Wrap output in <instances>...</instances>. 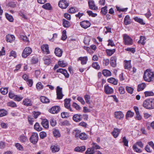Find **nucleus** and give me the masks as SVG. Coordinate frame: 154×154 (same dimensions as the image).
I'll use <instances>...</instances> for the list:
<instances>
[{
	"label": "nucleus",
	"instance_id": "nucleus-1",
	"mask_svg": "<svg viewBox=\"0 0 154 154\" xmlns=\"http://www.w3.org/2000/svg\"><path fill=\"white\" fill-rule=\"evenodd\" d=\"M143 78L146 82L152 81L154 78V73L150 69H147L144 72Z\"/></svg>",
	"mask_w": 154,
	"mask_h": 154
},
{
	"label": "nucleus",
	"instance_id": "nucleus-2",
	"mask_svg": "<svg viewBox=\"0 0 154 154\" xmlns=\"http://www.w3.org/2000/svg\"><path fill=\"white\" fill-rule=\"evenodd\" d=\"M143 106L148 109H154V98H149L144 100L143 104Z\"/></svg>",
	"mask_w": 154,
	"mask_h": 154
},
{
	"label": "nucleus",
	"instance_id": "nucleus-3",
	"mask_svg": "<svg viewBox=\"0 0 154 154\" xmlns=\"http://www.w3.org/2000/svg\"><path fill=\"white\" fill-rule=\"evenodd\" d=\"M123 40L125 45H130L133 44L132 39L126 34L123 35Z\"/></svg>",
	"mask_w": 154,
	"mask_h": 154
},
{
	"label": "nucleus",
	"instance_id": "nucleus-4",
	"mask_svg": "<svg viewBox=\"0 0 154 154\" xmlns=\"http://www.w3.org/2000/svg\"><path fill=\"white\" fill-rule=\"evenodd\" d=\"M38 139L37 133L36 132H33L32 135L29 138L30 142L33 144H35L37 143Z\"/></svg>",
	"mask_w": 154,
	"mask_h": 154
},
{
	"label": "nucleus",
	"instance_id": "nucleus-5",
	"mask_svg": "<svg viewBox=\"0 0 154 154\" xmlns=\"http://www.w3.org/2000/svg\"><path fill=\"white\" fill-rule=\"evenodd\" d=\"M69 1L66 0H60L58 4L59 6L62 9H66L69 5Z\"/></svg>",
	"mask_w": 154,
	"mask_h": 154
},
{
	"label": "nucleus",
	"instance_id": "nucleus-6",
	"mask_svg": "<svg viewBox=\"0 0 154 154\" xmlns=\"http://www.w3.org/2000/svg\"><path fill=\"white\" fill-rule=\"evenodd\" d=\"M32 52V49L29 47H26L23 50L22 54V57L23 58H26Z\"/></svg>",
	"mask_w": 154,
	"mask_h": 154
},
{
	"label": "nucleus",
	"instance_id": "nucleus-7",
	"mask_svg": "<svg viewBox=\"0 0 154 154\" xmlns=\"http://www.w3.org/2000/svg\"><path fill=\"white\" fill-rule=\"evenodd\" d=\"M62 88L60 86H58L57 87L56 93L57 97V98L59 100L61 99L63 96V94L62 93Z\"/></svg>",
	"mask_w": 154,
	"mask_h": 154
},
{
	"label": "nucleus",
	"instance_id": "nucleus-8",
	"mask_svg": "<svg viewBox=\"0 0 154 154\" xmlns=\"http://www.w3.org/2000/svg\"><path fill=\"white\" fill-rule=\"evenodd\" d=\"M60 108L59 106H55L50 109L49 110V112L53 114H57L60 111Z\"/></svg>",
	"mask_w": 154,
	"mask_h": 154
},
{
	"label": "nucleus",
	"instance_id": "nucleus-9",
	"mask_svg": "<svg viewBox=\"0 0 154 154\" xmlns=\"http://www.w3.org/2000/svg\"><path fill=\"white\" fill-rule=\"evenodd\" d=\"M81 26L84 29H86L90 26L91 24L88 20H84L80 22Z\"/></svg>",
	"mask_w": 154,
	"mask_h": 154
},
{
	"label": "nucleus",
	"instance_id": "nucleus-10",
	"mask_svg": "<svg viewBox=\"0 0 154 154\" xmlns=\"http://www.w3.org/2000/svg\"><path fill=\"white\" fill-rule=\"evenodd\" d=\"M104 91L107 94H111L113 93V89L109 87L108 85H105L104 87Z\"/></svg>",
	"mask_w": 154,
	"mask_h": 154
},
{
	"label": "nucleus",
	"instance_id": "nucleus-11",
	"mask_svg": "<svg viewBox=\"0 0 154 154\" xmlns=\"http://www.w3.org/2000/svg\"><path fill=\"white\" fill-rule=\"evenodd\" d=\"M56 71L57 72H60L63 74L66 78H68L69 77V74L67 70L65 69L60 68L57 69Z\"/></svg>",
	"mask_w": 154,
	"mask_h": 154
},
{
	"label": "nucleus",
	"instance_id": "nucleus-12",
	"mask_svg": "<svg viewBox=\"0 0 154 154\" xmlns=\"http://www.w3.org/2000/svg\"><path fill=\"white\" fill-rule=\"evenodd\" d=\"M88 4L90 9L91 10H97L98 9V8L94 4V2L93 0H89L88 1Z\"/></svg>",
	"mask_w": 154,
	"mask_h": 154
},
{
	"label": "nucleus",
	"instance_id": "nucleus-13",
	"mask_svg": "<svg viewBox=\"0 0 154 154\" xmlns=\"http://www.w3.org/2000/svg\"><path fill=\"white\" fill-rule=\"evenodd\" d=\"M115 117L118 119L120 120L123 118L124 115L122 112L120 111H116L114 113Z\"/></svg>",
	"mask_w": 154,
	"mask_h": 154
},
{
	"label": "nucleus",
	"instance_id": "nucleus-14",
	"mask_svg": "<svg viewBox=\"0 0 154 154\" xmlns=\"http://www.w3.org/2000/svg\"><path fill=\"white\" fill-rule=\"evenodd\" d=\"M82 115L79 114H75L72 117L73 120L76 122H78L82 120Z\"/></svg>",
	"mask_w": 154,
	"mask_h": 154
},
{
	"label": "nucleus",
	"instance_id": "nucleus-15",
	"mask_svg": "<svg viewBox=\"0 0 154 154\" xmlns=\"http://www.w3.org/2000/svg\"><path fill=\"white\" fill-rule=\"evenodd\" d=\"M63 53L62 50L58 47L55 48L54 53L56 55L59 57H61Z\"/></svg>",
	"mask_w": 154,
	"mask_h": 154
},
{
	"label": "nucleus",
	"instance_id": "nucleus-16",
	"mask_svg": "<svg viewBox=\"0 0 154 154\" xmlns=\"http://www.w3.org/2000/svg\"><path fill=\"white\" fill-rule=\"evenodd\" d=\"M132 21L130 19V17L129 15H126L124 18V23L125 25H127L131 24Z\"/></svg>",
	"mask_w": 154,
	"mask_h": 154
},
{
	"label": "nucleus",
	"instance_id": "nucleus-17",
	"mask_svg": "<svg viewBox=\"0 0 154 154\" xmlns=\"http://www.w3.org/2000/svg\"><path fill=\"white\" fill-rule=\"evenodd\" d=\"M15 37L13 35L8 34L6 36V40L7 42L11 43L15 39Z\"/></svg>",
	"mask_w": 154,
	"mask_h": 154
},
{
	"label": "nucleus",
	"instance_id": "nucleus-18",
	"mask_svg": "<svg viewBox=\"0 0 154 154\" xmlns=\"http://www.w3.org/2000/svg\"><path fill=\"white\" fill-rule=\"evenodd\" d=\"M88 60V57L87 56L82 57H79L77 60L78 61L80 60L81 61V64L82 65L85 64L87 62Z\"/></svg>",
	"mask_w": 154,
	"mask_h": 154
},
{
	"label": "nucleus",
	"instance_id": "nucleus-19",
	"mask_svg": "<svg viewBox=\"0 0 154 154\" xmlns=\"http://www.w3.org/2000/svg\"><path fill=\"white\" fill-rule=\"evenodd\" d=\"M41 124L43 127L45 128H49L48 121L47 119H44L42 121Z\"/></svg>",
	"mask_w": 154,
	"mask_h": 154
},
{
	"label": "nucleus",
	"instance_id": "nucleus-20",
	"mask_svg": "<svg viewBox=\"0 0 154 154\" xmlns=\"http://www.w3.org/2000/svg\"><path fill=\"white\" fill-rule=\"evenodd\" d=\"M41 48L42 51H44V50H45V51L46 52V54H50V52L49 50V47L48 45H43L42 46H41Z\"/></svg>",
	"mask_w": 154,
	"mask_h": 154
},
{
	"label": "nucleus",
	"instance_id": "nucleus-21",
	"mask_svg": "<svg viewBox=\"0 0 154 154\" xmlns=\"http://www.w3.org/2000/svg\"><path fill=\"white\" fill-rule=\"evenodd\" d=\"M62 25L65 28H69L71 26L70 22L64 19H62Z\"/></svg>",
	"mask_w": 154,
	"mask_h": 154
},
{
	"label": "nucleus",
	"instance_id": "nucleus-22",
	"mask_svg": "<svg viewBox=\"0 0 154 154\" xmlns=\"http://www.w3.org/2000/svg\"><path fill=\"white\" fill-rule=\"evenodd\" d=\"M107 81L109 83H112L114 85H116L118 84V80L113 77H111L108 79Z\"/></svg>",
	"mask_w": 154,
	"mask_h": 154
},
{
	"label": "nucleus",
	"instance_id": "nucleus-23",
	"mask_svg": "<svg viewBox=\"0 0 154 154\" xmlns=\"http://www.w3.org/2000/svg\"><path fill=\"white\" fill-rule=\"evenodd\" d=\"M85 146H83L80 147L77 146L75 147L74 149V151L76 152H82L85 151Z\"/></svg>",
	"mask_w": 154,
	"mask_h": 154
},
{
	"label": "nucleus",
	"instance_id": "nucleus-24",
	"mask_svg": "<svg viewBox=\"0 0 154 154\" xmlns=\"http://www.w3.org/2000/svg\"><path fill=\"white\" fill-rule=\"evenodd\" d=\"M124 62L125 63V65L124 66V68L125 69H129L131 67V60H125Z\"/></svg>",
	"mask_w": 154,
	"mask_h": 154
},
{
	"label": "nucleus",
	"instance_id": "nucleus-25",
	"mask_svg": "<svg viewBox=\"0 0 154 154\" xmlns=\"http://www.w3.org/2000/svg\"><path fill=\"white\" fill-rule=\"evenodd\" d=\"M71 101V99L70 98H66L64 100V105L66 108L70 107V102Z\"/></svg>",
	"mask_w": 154,
	"mask_h": 154
},
{
	"label": "nucleus",
	"instance_id": "nucleus-26",
	"mask_svg": "<svg viewBox=\"0 0 154 154\" xmlns=\"http://www.w3.org/2000/svg\"><path fill=\"white\" fill-rule=\"evenodd\" d=\"M116 49H106V55L108 56H110L112 55L116 51Z\"/></svg>",
	"mask_w": 154,
	"mask_h": 154
},
{
	"label": "nucleus",
	"instance_id": "nucleus-27",
	"mask_svg": "<svg viewBox=\"0 0 154 154\" xmlns=\"http://www.w3.org/2000/svg\"><path fill=\"white\" fill-rule=\"evenodd\" d=\"M42 7L44 9L48 10H51L53 9L51 4L49 3L44 5L42 6Z\"/></svg>",
	"mask_w": 154,
	"mask_h": 154
},
{
	"label": "nucleus",
	"instance_id": "nucleus-28",
	"mask_svg": "<svg viewBox=\"0 0 154 154\" xmlns=\"http://www.w3.org/2000/svg\"><path fill=\"white\" fill-rule=\"evenodd\" d=\"M134 20L140 24L142 25L145 24V23L143 21V20L141 18H139L137 17H136L133 18Z\"/></svg>",
	"mask_w": 154,
	"mask_h": 154
},
{
	"label": "nucleus",
	"instance_id": "nucleus-29",
	"mask_svg": "<svg viewBox=\"0 0 154 154\" xmlns=\"http://www.w3.org/2000/svg\"><path fill=\"white\" fill-rule=\"evenodd\" d=\"M23 105L27 106H30L32 105V104L31 103V101L30 99H24L23 100Z\"/></svg>",
	"mask_w": 154,
	"mask_h": 154
},
{
	"label": "nucleus",
	"instance_id": "nucleus-30",
	"mask_svg": "<svg viewBox=\"0 0 154 154\" xmlns=\"http://www.w3.org/2000/svg\"><path fill=\"white\" fill-rule=\"evenodd\" d=\"M120 131V130L118 128H114L113 131L112 132V134L115 138H116L118 136Z\"/></svg>",
	"mask_w": 154,
	"mask_h": 154
},
{
	"label": "nucleus",
	"instance_id": "nucleus-31",
	"mask_svg": "<svg viewBox=\"0 0 154 154\" xmlns=\"http://www.w3.org/2000/svg\"><path fill=\"white\" fill-rule=\"evenodd\" d=\"M53 133L54 137L56 138L60 137L61 134L59 130L56 129H54L53 131Z\"/></svg>",
	"mask_w": 154,
	"mask_h": 154
},
{
	"label": "nucleus",
	"instance_id": "nucleus-32",
	"mask_svg": "<svg viewBox=\"0 0 154 154\" xmlns=\"http://www.w3.org/2000/svg\"><path fill=\"white\" fill-rule=\"evenodd\" d=\"M146 87V84L145 83H143L139 84L137 86V91L138 92L143 90Z\"/></svg>",
	"mask_w": 154,
	"mask_h": 154
},
{
	"label": "nucleus",
	"instance_id": "nucleus-33",
	"mask_svg": "<svg viewBox=\"0 0 154 154\" xmlns=\"http://www.w3.org/2000/svg\"><path fill=\"white\" fill-rule=\"evenodd\" d=\"M102 74L105 77L110 76L111 75V72L110 71L106 69L103 70Z\"/></svg>",
	"mask_w": 154,
	"mask_h": 154
},
{
	"label": "nucleus",
	"instance_id": "nucleus-34",
	"mask_svg": "<svg viewBox=\"0 0 154 154\" xmlns=\"http://www.w3.org/2000/svg\"><path fill=\"white\" fill-rule=\"evenodd\" d=\"M40 101L43 103H48L50 102V100L47 97L42 96L40 97Z\"/></svg>",
	"mask_w": 154,
	"mask_h": 154
},
{
	"label": "nucleus",
	"instance_id": "nucleus-35",
	"mask_svg": "<svg viewBox=\"0 0 154 154\" xmlns=\"http://www.w3.org/2000/svg\"><path fill=\"white\" fill-rule=\"evenodd\" d=\"M88 135L84 132L81 133L79 134V138L83 140H86L88 138Z\"/></svg>",
	"mask_w": 154,
	"mask_h": 154
},
{
	"label": "nucleus",
	"instance_id": "nucleus-36",
	"mask_svg": "<svg viewBox=\"0 0 154 154\" xmlns=\"http://www.w3.org/2000/svg\"><path fill=\"white\" fill-rule=\"evenodd\" d=\"M107 6H105L101 8L100 13L103 15H105L107 13Z\"/></svg>",
	"mask_w": 154,
	"mask_h": 154
},
{
	"label": "nucleus",
	"instance_id": "nucleus-37",
	"mask_svg": "<svg viewBox=\"0 0 154 154\" xmlns=\"http://www.w3.org/2000/svg\"><path fill=\"white\" fill-rule=\"evenodd\" d=\"M95 152L93 149V147L88 148L85 152V154H94Z\"/></svg>",
	"mask_w": 154,
	"mask_h": 154
},
{
	"label": "nucleus",
	"instance_id": "nucleus-38",
	"mask_svg": "<svg viewBox=\"0 0 154 154\" xmlns=\"http://www.w3.org/2000/svg\"><path fill=\"white\" fill-rule=\"evenodd\" d=\"M134 113L131 112L130 110H129L127 111L126 114V118L127 119L128 118H131L133 117L134 115Z\"/></svg>",
	"mask_w": 154,
	"mask_h": 154
},
{
	"label": "nucleus",
	"instance_id": "nucleus-39",
	"mask_svg": "<svg viewBox=\"0 0 154 154\" xmlns=\"http://www.w3.org/2000/svg\"><path fill=\"white\" fill-rule=\"evenodd\" d=\"M43 60L44 61V63L47 65H49L51 63V60L50 58L45 57L43 58Z\"/></svg>",
	"mask_w": 154,
	"mask_h": 154
},
{
	"label": "nucleus",
	"instance_id": "nucleus-40",
	"mask_svg": "<svg viewBox=\"0 0 154 154\" xmlns=\"http://www.w3.org/2000/svg\"><path fill=\"white\" fill-rule=\"evenodd\" d=\"M8 111L4 109H0V117L5 116L7 115Z\"/></svg>",
	"mask_w": 154,
	"mask_h": 154
},
{
	"label": "nucleus",
	"instance_id": "nucleus-41",
	"mask_svg": "<svg viewBox=\"0 0 154 154\" xmlns=\"http://www.w3.org/2000/svg\"><path fill=\"white\" fill-rule=\"evenodd\" d=\"M57 63L59 66L63 68L65 67L68 65L67 63H64L63 60L60 61L59 60L58 61Z\"/></svg>",
	"mask_w": 154,
	"mask_h": 154
},
{
	"label": "nucleus",
	"instance_id": "nucleus-42",
	"mask_svg": "<svg viewBox=\"0 0 154 154\" xmlns=\"http://www.w3.org/2000/svg\"><path fill=\"white\" fill-rule=\"evenodd\" d=\"M34 128L35 129L38 131H42L43 129L42 127H40V125L38 122H36L35 124Z\"/></svg>",
	"mask_w": 154,
	"mask_h": 154
},
{
	"label": "nucleus",
	"instance_id": "nucleus-43",
	"mask_svg": "<svg viewBox=\"0 0 154 154\" xmlns=\"http://www.w3.org/2000/svg\"><path fill=\"white\" fill-rule=\"evenodd\" d=\"M5 16L7 19L10 22H13L14 18L12 16L7 13H5Z\"/></svg>",
	"mask_w": 154,
	"mask_h": 154
},
{
	"label": "nucleus",
	"instance_id": "nucleus-44",
	"mask_svg": "<svg viewBox=\"0 0 154 154\" xmlns=\"http://www.w3.org/2000/svg\"><path fill=\"white\" fill-rule=\"evenodd\" d=\"M52 152H56L59 151L60 150L59 147L55 145L51 146V147Z\"/></svg>",
	"mask_w": 154,
	"mask_h": 154
},
{
	"label": "nucleus",
	"instance_id": "nucleus-45",
	"mask_svg": "<svg viewBox=\"0 0 154 154\" xmlns=\"http://www.w3.org/2000/svg\"><path fill=\"white\" fill-rule=\"evenodd\" d=\"M146 39V38L145 37L141 36L140 37V39L138 41V43H141L143 45H144L145 43L144 41Z\"/></svg>",
	"mask_w": 154,
	"mask_h": 154
},
{
	"label": "nucleus",
	"instance_id": "nucleus-46",
	"mask_svg": "<svg viewBox=\"0 0 154 154\" xmlns=\"http://www.w3.org/2000/svg\"><path fill=\"white\" fill-rule=\"evenodd\" d=\"M145 97L154 96V93L152 91H146L144 92Z\"/></svg>",
	"mask_w": 154,
	"mask_h": 154
},
{
	"label": "nucleus",
	"instance_id": "nucleus-47",
	"mask_svg": "<svg viewBox=\"0 0 154 154\" xmlns=\"http://www.w3.org/2000/svg\"><path fill=\"white\" fill-rule=\"evenodd\" d=\"M122 142L124 144V145L128 147V139H126L125 136L123 137L122 138Z\"/></svg>",
	"mask_w": 154,
	"mask_h": 154
},
{
	"label": "nucleus",
	"instance_id": "nucleus-48",
	"mask_svg": "<svg viewBox=\"0 0 154 154\" xmlns=\"http://www.w3.org/2000/svg\"><path fill=\"white\" fill-rule=\"evenodd\" d=\"M15 146L19 150H20V151H23V147L20 143H15Z\"/></svg>",
	"mask_w": 154,
	"mask_h": 154
},
{
	"label": "nucleus",
	"instance_id": "nucleus-49",
	"mask_svg": "<svg viewBox=\"0 0 154 154\" xmlns=\"http://www.w3.org/2000/svg\"><path fill=\"white\" fill-rule=\"evenodd\" d=\"M69 113L67 112H63L61 114V116L62 118H67L69 116Z\"/></svg>",
	"mask_w": 154,
	"mask_h": 154
},
{
	"label": "nucleus",
	"instance_id": "nucleus-50",
	"mask_svg": "<svg viewBox=\"0 0 154 154\" xmlns=\"http://www.w3.org/2000/svg\"><path fill=\"white\" fill-rule=\"evenodd\" d=\"M133 148L134 151L137 152L141 153L142 152L141 149L138 148L136 144H134L133 145Z\"/></svg>",
	"mask_w": 154,
	"mask_h": 154
},
{
	"label": "nucleus",
	"instance_id": "nucleus-51",
	"mask_svg": "<svg viewBox=\"0 0 154 154\" xmlns=\"http://www.w3.org/2000/svg\"><path fill=\"white\" fill-rule=\"evenodd\" d=\"M92 66L96 69L98 70L100 69V66L97 62H93L92 64Z\"/></svg>",
	"mask_w": 154,
	"mask_h": 154
},
{
	"label": "nucleus",
	"instance_id": "nucleus-52",
	"mask_svg": "<svg viewBox=\"0 0 154 154\" xmlns=\"http://www.w3.org/2000/svg\"><path fill=\"white\" fill-rule=\"evenodd\" d=\"M36 88L38 90H40L43 88V85L40 82H38L36 85Z\"/></svg>",
	"mask_w": 154,
	"mask_h": 154
},
{
	"label": "nucleus",
	"instance_id": "nucleus-53",
	"mask_svg": "<svg viewBox=\"0 0 154 154\" xmlns=\"http://www.w3.org/2000/svg\"><path fill=\"white\" fill-rule=\"evenodd\" d=\"M126 90L130 94H132L133 93L134 89L133 88L131 87L127 86L126 87Z\"/></svg>",
	"mask_w": 154,
	"mask_h": 154
},
{
	"label": "nucleus",
	"instance_id": "nucleus-54",
	"mask_svg": "<svg viewBox=\"0 0 154 154\" xmlns=\"http://www.w3.org/2000/svg\"><path fill=\"white\" fill-rule=\"evenodd\" d=\"M90 40L91 39L89 37H85L83 42L86 45H89V42Z\"/></svg>",
	"mask_w": 154,
	"mask_h": 154
},
{
	"label": "nucleus",
	"instance_id": "nucleus-55",
	"mask_svg": "<svg viewBox=\"0 0 154 154\" xmlns=\"http://www.w3.org/2000/svg\"><path fill=\"white\" fill-rule=\"evenodd\" d=\"M27 140V137L24 135H21L20 137V140L22 142H25Z\"/></svg>",
	"mask_w": 154,
	"mask_h": 154
},
{
	"label": "nucleus",
	"instance_id": "nucleus-56",
	"mask_svg": "<svg viewBox=\"0 0 154 154\" xmlns=\"http://www.w3.org/2000/svg\"><path fill=\"white\" fill-rule=\"evenodd\" d=\"M72 106L77 110H80L81 109L79 105L75 102H74L73 103Z\"/></svg>",
	"mask_w": 154,
	"mask_h": 154
},
{
	"label": "nucleus",
	"instance_id": "nucleus-57",
	"mask_svg": "<svg viewBox=\"0 0 154 154\" xmlns=\"http://www.w3.org/2000/svg\"><path fill=\"white\" fill-rule=\"evenodd\" d=\"M75 132V137L77 139H78L79 137V134L81 133V131L79 129H75L74 130Z\"/></svg>",
	"mask_w": 154,
	"mask_h": 154
},
{
	"label": "nucleus",
	"instance_id": "nucleus-58",
	"mask_svg": "<svg viewBox=\"0 0 154 154\" xmlns=\"http://www.w3.org/2000/svg\"><path fill=\"white\" fill-rule=\"evenodd\" d=\"M7 105L8 106L13 107H16L17 106V105L16 103L14 102L13 101L9 102L8 103Z\"/></svg>",
	"mask_w": 154,
	"mask_h": 154
},
{
	"label": "nucleus",
	"instance_id": "nucleus-59",
	"mask_svg": "<svg viewBox=\"0 0 154 154\" xmlns=\"http://www.w3.org/2000/svg\"><path fill=\"white\" fill-rule=\"evenodd\" d=\"M84 98L85 99V100L86 102L88 104H90V102L89 101V100L90 99V96H89V95L87 94H86L84 96Z\"/></svg>",
	"mask_w": 154,
	"mask_h": 154
},
{
	"label": "nucleus",
	"instance_id": "nucleus-60",
	"mask_svg": "<svg viewBox=\"0 0 154 154\" xmlns=\"http://www.w3.org/2000/svg\"><path fill=\"white\" fill-rule=\"evenodd\" d=\"M40 138L42 139H44L47 136V134L44 131H42L39 134Z\"/></svg>",
	"mask_w": 154,
	"mask_h": 154
},
{
	"label": "nucleus",
	"instance_id": "nucleus-61",
	"mask_svg": "<svg viewBox=\"0 0 154 154\" xmlns=\"http://www.w3.org/2000/svg\"><path fill=\"white\" fill-rule=\"evenodd\" d=\"M125 50L127 51H130L133 53H134L136 51L135 49L134 48H127L125 49Z\"/></svg>",
	"mask_w": 154,
	"mask_h": 154
},
{
	"label": "nucleus",
	"instance_id": "nucleus-62",
	"mask_svg": "<svg viewBox=\"0 0 154 154\" xmlns=\"http://www.w3.org/2000/svg\"><path fill=\"white\" fill-rule=\"evenodd\" d=\"M68 12L70 14L74 13L76 12L75 9L73 7H71L69 9Z\"/></svg>",
	"mask_w": 154,
	"mask_h": 154
},
{
	"label": "nucleus",
	"instance_id": "nucleus-63",
	"mask_svg": "<svg viewBox=\"0 0 154 154\" xmlns=\"http://www.w3.org/2000/svg\"><path fill=\"white\" fill-rule=\"evenodd\" d=\"M50 123L51 126L52 127H54L56 125L57 122L54 119V118H52L50 120Z\"/></svg>",
	"mask_w": 154,
	"mask_h": 154
},
{
	"label": "nucleus",
	"instance_id": "nucleus-64",
	"mask_svg": "<svg viewBox=\"0 0 154 154\" xmlns=\"http://www.w3.org/2000/svg\"><path fill=\"white\" fill-rule=\"evenodd\" d=\"M38 59L36 57H33L32 59L31 62L33 64H36L38 63Z\"/></svg>",
	"mask_w": 154,
	"mask_h": 154
}]
</instances>
